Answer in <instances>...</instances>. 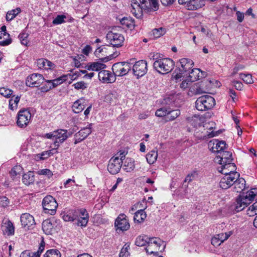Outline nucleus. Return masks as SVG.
<instances>
[{"label":"nucleus","instance_id":"obj_1","mask_svg":"<svg viewBox=\"0 0 257 257\" xmlns=\"http://www.w3.org/2000/svg\"><path fill=\"white\" fill-rule=\"evenodd\" d=\"M151 59L154 60V69L158 73L166 74L172 71L174 66V61L167 58H162L158 53H153Z\"/></svg>","mask_w":257,"mask_h":257},{"label":"nucleus","instance_id":"obj_2","mask_svg":"<svg viewBox=\"0 0 257 257\" xmlns=\"http://www.w3.org/2000/svg\"><path fill=\"white\" fill-rule=\"evenodd\" d=\"M162 241L156 237L148 238L146 235H140L137 237L135 243L137 246H143L147 244L146 248V252L148 254H153L155 252L152 249L160 250L161 243Z\"/></svg>","mask_w":257,"mask_h":257},{"label":"nucleus","instance_id":"obj_3","mask_svg":"<svg viewBox=\"0 0 257 257\" xmlns=\"http://www.w3.org/2000/svg\"><path fill=\"white\" fill-rule=\"evenodd\" d=\"M257 196V188H252L246 193H243L236 200L234 210L236 212L242 210L254 200Z\"/></svg>","mask_w":257,"mask_h":257},{"label":"nucleus","instance_id":"obj_4","mask_svg":"<svg viewBox=\"0 0 257 257\" xmlns=\"http://www.w3.org/2000/svg\"><path fill=\"white\" fill-rule=\"evenodd\" d=\"M177 65L178 67L175 69L172 74V76L176 80L181 78L183 75H187L193 67L194 62L191 59L184 58L179 60Z\"/></svg>","mask_w":257,"mask_h":257},{"label":"nucleus","instance_id":"obj_5","mask_svg":"<svg viewBox=\"0 0 257 257\" xmlns=\"http://www.w3.org/2000/svg\"><path fill=\"white\" fill-rule=\"evenodd\" d=\"M66 130L58 129L45 135L44 137L49 139L55 140L53 145L56 148H58L60 144L63 143L70 136Z\"/></svg>","mask_w":257,"mask_h":257},{"label":"nucleus","instance_id":"obj_6","mask_svg":"<svg viewBox=\"0 0 257 257\" xmlns=\"http://www.w3.org/2000/svg\"><path fill=\"white\" fill-rule=\"evenodd\" d=\"M219 172L224 176L221 179L219 182L220 187L223 189H227L232 186L234 183L235 180L240 176L238 173H230L225 170H219Z\"/></svg>","mask_w":257,"mask_h":257},{"label":"nucleus","instance_id":"obj_7","mask_svg":"<svg viewBox=\"0 0 257 257\" xmlns=\"http://www.w3.org/2000/svg\"><path fill=\"white\" fill-rule=\"evenodd\" d=\"M132 65L133 62L131 59L126 62H119L114 64L112 66V70L115 77L126 75L131 70Z\"/></svg>","mask_w":257,"mask_h":257},{"label":"nucleus","instance_id":"obj_8","mask_svg":"<svg viewBox=\"0 0 257 257\" xmlns=\"http://www.w3.org/2000/svg\"><path fill=\"white\" fill-rule=\"evenodd\" d=\"M112 47L108 45H102L99 47L94 52L95 55L101 61L105 62L118 56L117 53L110 54Z\"/></svg>","mask_w":257,"mask_h":257},{"label":"nucleus","instance_id":"obj_9","mask_svg":"<svg viewBox=\"0 0 257 257\" xmlns=\"http://www.w3.org/2000/svg\"><path fill=\"white\" fill-rule=\"evenodd\" d=\"M215 104L214 98L210 95L199 97L195 102V106L199 111H205L212 108Z\"/></svg>","mask_w":257,"mask_h":257},{"label":"nucleus","instance_id":"obj_10","mask_svg":"<svg viewBox=\"0 0 257 257\" xmlns=\"http://www.w3.org/2000/svg\"><path fill=\"white\" fill-rule=\"evenodd\" d=\"M42 205L45 213L54 215L56 212L58 203L52 196H46L43 200Z\"/></svg>","mask_w":257,"mask_h":257},{"label":"nucleus","instance_id":"obj_11","mask_svg":"<svg viewBox=\"0 0 257 257\" xmlns=\"http://www.w3.org/2000/svg\"><path fill=\"white\" fill-rule=\"evenodd\" d=\"M131 61L133 62L132 68L135 76L139 78L146 74L148 71L147 63L146 60H142L136 62L135 60L133 59H131Z\"/></svg>","mask_w":257,"mask_h":257},{"label":"nucleus","instance_id":"obj_12","mask_svg":"<svg viewBox=\"0 0 257 257\" xmlns=\"http://www.w3.org/2000/svg\"><path fill=\"white\" fill-rule=\"evenodd\" d=\"M106 38L112 47H119L122 45L124 38L120 33H115L113 31L108 32Z\"/></svg>","mask_w":257,"mask_h":257},{"label":"nucleus","instance_id":"obj_13","mask_svg":"<svg viewBox=\"0 0 257 257\" xmlns=\"http://www.w3.org/2000/svg\"><path fill=\"white\" fill-rule=\"evenodd\" d=\"M31 113L26 109L20 110L17 114V125L20 127H25L31 119Z\"/></svg>","mask_w":257,"mask_h":257},{"label":"nucleus","instance_id":"obj_14","mask_svg":"<svg viewBox=\"0 0 257 257\" xmlns=\"http://www.w3.org/2000/svg\"><path fill=\"white\" fill-rule=\"evenodd\" d=\"M45 81V78L42 74L33 73L27 78L26 84L30 87H37L40 86Z\"/></svg>","mask_w":257,"mask_h":257},{"label":"nucleus","instance_id":"obj_15","mask_svg":"<svg viewBox=\"0 0 257 257\" xmlns=\"http://www.w3.org/2000/svg\"><path fill=\"white\" fill-rule=\"evenodd\" d=\"M122 164V162L119 159V157L113 156L109 161L107 170L110 174H116L120 171Z\"/></svg>","mask_w":257,"mask_h":257},{"label":"nucleus","instance_id":"obj_16","mask_svg":"<svg viewBox=\"0 0 257 257\" xmlns=\"http://www.w3.org/2000/svg\"><path fill=\"white\" fill-rule=\"evenodd\" d=\"M92 123L82 128L74 136V143L77 144L86 139L91 133Z\"/></svg>","mask_w":257,"mask_h":257},{"label":"nucleus","instance_id":"obj_17","mask_svg":"<svg viewBox=\"0 0 257 257\" xmlns=\"http://www.w3.org/2000/svg\"><path fill=\"white\" fill-rule=\"evenodd\" d=\"M116 230L125 231L130 228V225L126 216L124 214H120L116 219L114 223Z\"/></svg>","mask_w":257,"mask_h":257},{"label":"nucleus","instance_id":"obj_18","mask_svg":"<svg viewBox=\"0 0 257 257\" xmlns=\"http://www.w3.org/2000/svg\"><path fill=\"white\" fill-rule=\"evenodd\" d=\"M80 213L77 214V219L75 221V223L79 226L85 227L88 223L89 215L88 214L85 209H77Z\"/></svg>","mask_w":257,"mask_h":257},{"label":"nucleus","instance_id":"obj_19","mask_svg":"<svg viewBox=\"0 0 257 257\" xmlns=\"http://www.w3.org/2000/svg\"><path fill=\"white\" fill-rule=\"evenodd\" d=\"M209 147L214 153H220L226 148V143L224 141L213 140L209 143Z\"/></svg>","mask_w":257,"mask_h":257},{"label":"nucleus","instance_id":"obj_20","mask_svg":"<svg viewBox=\"0 0 257 257\" xmlns=\"http://www.w3.org/2000/svg\"><path fill=\"white\" fill-rule=\"evenodd\" d=\"M98 78L103 83H112L115 81V76L111 72L102 70L98 73Z\"/></svg>","mask_w":257,"mask_h":257},{"label":"nucleus","instance_id":"obj_21","mask_svg":"<svg viewBox=\"0 0 257 257\" xmlns=\"http://www.w3.org/2000/svg\"><path fill=\"white\" fill-rule=\"evenodd\" d=\"M36 64L38 68L41 70H53L56 67L55 64L44 58L38 59Z\"/></svg>","mask_w":257,"mask_h":257},{"label":"nucleus","instance_id":"obj_22","mask_svg":"<svg viewBox=\"0 0 257 257\" xmlns=\"http://www.w3.org/2000/svg\"><path fill=\"white\" fill-rule=\"evenodd\" d=\"M232 161V153L228 151H224L220 153V155L215 158V162L219 164H224L226 163H230Z\"/></svg>","mask_w":257,"mask_h":257},{"label":"nucleus","instance_id":"obj_23","mask_svg":"<svg viewBox=\"0 0 257 257\" xmlns=\"http://www.w3.org/2000/svg\"><path fill=\"white\" fill-rule=\"evenodd\" d=\"M21 222L22 225L29 229L35 224L34 217L29 213H25L21 216Z\"/></svg>","mask_w":257,"mask_h":257},{"label":"nucleus","instance_id":"obj_24","mask_svg":"<svg viewBox=\"0 0 257 257\" xmlns=\"http://www.w3.org/2000/svg\"><path fill=\"white\" fill-rule=\"evenodd\" d=\"M1 227L4 235L9 236L14 234L15 227L10 220H3Z\"/></svg>","mask_w":257,"mask_h":257},{"label":"nucleus","instance_id":"obj_25","mask_svg":"<svg viewBox=\"0 0 257 257\" xmlns=\"http://www.w3.org/2000/svg\"><path fill=\"white\" fill-rule=\"evenodd\" d=\"M56 222L54 219H47L42 223V229L47 234H51L55 231Z\"/></svg>","mask_w":257,"mask_h":257},{"label":"nucleus","instance_id":"obj_26","mask_svg":"<svg viewBox=\"0 0 257 257\" xmlns=\"http://www.w3.org/2000/svg\"><path fill=\"white\" fill-rule=\"evenodd\" d=\"M144 6L141 7L137 0H132L131 12L137 18H140L142 16V10Z\"/></svg>","mask_w":257,"mask_h":257},{"label":"nucleus","instance_id":"obj_27","mask_svg":"<svg viewBox=\"0 0 257 257\" xmlns=\"http://www.w3.org/2000/svg\"><path fill=\"white\" fill-rule=\"evenodd\" d=\"M234 180V183L232 185L233 191L237 193H240L245 188V181L243 178L239 177L238 178V179Z\"/></svg>","mask_w":257,"mask_h":257},{"label":"nucleus","instance_id":"obj_28","mask_svg":"<svg viewBox=\"0 0 257 257\" xmlns=\"http://www.w3.org/2000/svg\"><path fill=\"white\" fill-rule=\"evenodd\" d=\"M159 4L158 0H149V5H145L143 9L147 13L155 12L159 9Z\"/></svg>","mask_w":257,"mask_h":257},{"label":"nucleus","instance_id":"obj_29","mask_svg":"<svg viewBox=\"0 0 257 257\" xmlns=\"http://www.w3.org/2000/svg\"><path fill=\"white\" fill-rule=\"evenodd\" d=\"M85 100L83 98H81L75 101L72 105L73 111L75 113L81 112L85 108Z\"/></svg>","mask_w":257,"mask_h":257},{"label":"nucleus","instance_id":"obj_30","mask_svg":"<svg viewBox=\"0 0 257 257\" xmlns=\"http://www.w3.org/2000/svg\"><path fill=\"white\" fill-rule=\"evenodd\" d=\"M121 25L123 27V28H128L132 30L135 27L134 20L131 17H124L120 20Z\"/></svg>","mask_w":257,"mask_h":257},{"label":"nucleus","instance_id":"obj_31","mask_svg":"<svg viewBox=\"0 0 257 257\" xmlns=\"http://www.w3.org/2000/svg\"><path fill=\"white\" fill-rule=\"evenodd\" d=\"M135 168V161L133 159L127 158L124 160L122 166V168L124 171L126 172H131Z\"/></svg>","mask_w":257,"mask_h":257},{"label":"nucleus","instance_id":"obj_32","mask_svg":"<svg viewBox=\"0 0 257 257\" xmlns=\"http://www.w3.org/2000/svg\"><path fill=\"white\" fill-rule=\"evenodd\" d=\"M79 213L77 210H70L63 215V219L65 221H75Z\"/></svg>","mask_w":257,"mask_h":257},{"label":"nucleus","instance_id":"obj_33","mask_svg":"<svg viewBox=\"0 0 257 257\" xmlns=\"http://www.w3.org/2000/svg\"><path fill=\"white\" fill-rule=\"evenodd\" d=\"M106 67V65L100 62H92L88 63L85 67V68L89 70L98 71Z\"/></svg>","mask_w":257,"mask_h":257},{"label":"nucleus","instance_id":"obj_34","mask_svg":"<svg viewBox=\"0 0 257 257\" xmlns=\"http://www.w3.org/2000/svg\"><path fill=\"white\" fill-rule=\"evenodd\" d=\"M200 70L197 68L191 69V70L188 72L187 75H188V78L190 82L195 81L199 79L200 77Z\"/></svg>","mask_w":257,"mask_h":257},{"label":"nucleus","instance_id":"obj_35","mask_svg":"<svg viewBox=\"0 0 257 257\" xmlns=\"http://www.w3.org/2000/svg\"><path fill=\"white\" fill-rule=\"evenodd\" d=\"M12 42L10 34L0 32V46H6L9 45Z\"/></svg>","mask_w":257,"mask_h":257},{"label":"nucleus","instance_id":"obj_36","mask_svg":"<svg viewBox=\"0 0 257 257\" xmlns=\"http://www.w3.org/2000/svg\"><path fill=\"white\" fill-rule=\"evenodd\" d=\"M166 121H173L180 115V111L178 109H172L169 107Z\"/></svg>","mask_w":257,"mask_h":257},{"label":"nucleus","instance_id":"obj_37","mask_svg":"<svg viewBox=\"0 0 257 257\" xmlns=\"http://www.w3.org/2000/svg\"><path fill=\"white\" fill-rule=\"evenodd\" d=\"M67 75H64L54 80H46L45 82L51 83L52 87L54 88L65 82L67 80Z\"/></svg>","mask_w":257,"mask_h":257},{"label":"nucleus","instance_id":"obj_38","mask_svg":"<svg viewBox=\"0 0 257 257\" xmlns=\"http://www.w3.org/2000/svg\"><path fill=\"white\" fill-rule=\"evenodd\" d=\"M147 217V214L144 209L137 211L134 215V220L135 222L142 223L144 222Z\"/></svg>","mask_w":257,"mask_h":257},{"label":"nucleus","instance_id":"obj_39","mask_svg":"<svg viewBox=\"0 0 257 257\" xmlns=\"http://www.w3.org/2000/svg\"><path fill=\"white\" fill-rule=\"evenodd\" d=\"M220 166L218 167L217 168L218 171L219 170H225L228 172H230V173H228V174H230L231 173H235L234 171L236 169V166L234 163L231 162L230 163H226L224 164H220Z\"/></svg>","mask_w":257,"mask_h":257},{"label":"nucleus","instance_id":"obj_40","mask_svg":"<svg viewBox=\"0 0 257 257\" xmlns=\"http://www.w3.org/2000/svg\"><path fill=\"white\" fill-rule=\"evenodd\" d=\"M20 100V96L17 95L12 96L9 100V107L12 110H16L18 108V103Z\"/></svg>","mask_w":257,"mask_h":257},{"label":"nucleus","instance_id":"obj_41","mask_svg":"<svg viewBox=\"0 0 257 257\" xmlns=\"http://www.w3.org/2000/svg\"><path fill=\"white\" fill-rule=\"evenodd\" d=\"M22 180L23 182L27 185L32 184L35 181V177L33 172H29L25 174L23 176Z\"/></svg>","mask_w":257,"mask_h":257},{"label":"nucleus","instance_id":"obj_42","mask_svg":"<svg viewBox=\"0 0 257 257\" xmlns=\"http://www.w3.org/2000/svg\"><path fill=\"white\" fill-rule=\"evenodd\" d=\"M158 152L156 150H152L149 152L146 156L148 163L150 164H154L157 160Z\"/></svg>","mask_w":257,"mask_h":257},{"label":"nucleus","instance_id":"obj_43","mask_svg":"<svg viewBox=\"0 0 257 257\" xmlns=\"http://www.w3.org/2000/svg\"><path fill=\"white\" fill-rule=\"evenodd\" d=\"M21 12L20 8H17L16 9L9 11L7 12L6 19L8 22L11 21L13 20Z\"/></svg>","mask_w":257,"mask_h":257},{"label":"nucleus","instance_id":"obj_44","mask_svg":"<svg viewBox=\"0 0 257 257\" xmlns=\"http://www.w3.org/2000/svg\"><path fill=\"white\" fill-rule=\"evenodd\" d=\"M169 107H163L157 109L155 112V115L158 117H165L166 120Z\"/></svg>","mask_w":257,"mask_h":257},{"label":"nucleus","instance_id":"obj_45","mask_svg":"<svg viewBox=\"0 0 257 257\" xmlns=\"http://www.w3.org/2000/svg\"><path fill=\"white\" fill-rule=\"evenodd\" d=\"M60 252L56 249H52L47 251L44 257H61Z\"/></svg>","mask_w":257,"mask_h":257},{"label":"nucleus","instance_id":"obj_46","mask_svg":"<svg viewBox=\"0 0 257 257\" xmlns=\"http://www.w3.org/2000/svg\"><path fill=\"white\" fill-rule=\"evenodd\" d=\"M166 33V30L163 28H160L158 29H154L152 31V35L154 38H158L161 36L164 35Z\"/></svg>","mask_w":257,"mask_h":257},{"label":"nucleus","instance_id":"obj_47","mask_svg":"<svg viewBox=\"0 0 257 257\" xmlns=\"http://www.w3.org/2000/svg\"><path fill=\"white\" fill-rule=\"evenodd\" d=\"M29 34L25 32H22L19 35V40L22 45L27 46L29 43Z\"/></svg>","mask_w":257,"mask_h":257},{"label":"nucleus","instance_id":"obj_48","mask_svg":"<svg viewBox=\"0 0 257 257\" xmlns=\"http://www.w3.org/2000/svg\"><path fill=\"white\" fill-rule=\"evenodd\" d=\"M66 16L64 15H58L53 20L52 23L54 25H60L66 22Z\"/></svg>","mask_w":257,"mask_h":257},{"label":"nucleus","instance_id":"obj_49","mask_svg":"<svg viewBox=\"0 0 257 257\" xmlns=\"http://www.w3.org/2000/svg\"><path fill=\"white\" fill-rule=\"evenodd\" d=\"M239 78L247 84H251L253 82L252 76L250 74L240 73L239 74Z\"/></svg>","mask_w":257,"mask_h":257},{"label":"nucleus","instance_id":"obj_50","mask_svg":"<svg viewBox=\"0 0 257 257\" xmlns=\"http://www.w3.org/2000/svg\"><path fill=\"white\" fill-rule=\"evenodd\" d=\"M247 214L249 216L257 215V201L248 208L247 210Z\"/></svg>","mask_w":257,"mask_h":257},{"label":"nucleus","instance_id":"obj_51","mask_svg":"<svg viewBox=\"0 0 257 257\" xmlns=\"http://www.w3.org/2000/svg\"><path fill=\"white\" fill-rule=\"evenodd\" d=\"M232 234V231H230L227 232L221 233L217 234L216 236L217 238L222 243L225 240H227L229 237Z\"/></svg>","mask_w":257,"mask_h":257},{"label":"nucleus","instance_id":"obj_52","mask_svg":"<svg viewBox=\"0 0 257 257\" xmlns=\"http://www.w3.org/2000/svg\"><path fill=\"white\" fill-rule=\"evenodd\" d=\"M13 92L11 89L6 87L0 88V94L5 97H10L13 94Z\"/></svg>","mask_w":257,"mask_h":257},{"label":"nucleus","instance_id":"obj_53","mask_svg":"<svg viewBox=\"0 0 257 257\" xmlns=\"http://www.w3.org/2000/svg\"><path fill=\"white\" fill-rule=\"evenodd\" d=\"M22 171V168L20 166H15L10 172L11 176L13 177L17 176Z\"/></svg>","mask_w":257,"mask_h":257},{"label":"nucleus","instance_id":"obj_54","mask_svg":"<svg viewBox=\"0 0 257 257\" xmlns=\"http://www.w3.org/2000/svg\"><path fill=\"white\" fill-rule=\"evenodd\" d=\"M129 249L130 245L125 244L120 250L119 257H128L130 255Z\"/></svg>","mask_w":257,"mask_h":257},{"label":"nucleus","instance_id":"obj_55","mask_svg":"<svg viewBox=\"0 0 257 257\" xmlns=\"http://www.w3.org/2000/svg\"><path fill=\"white\" fill-rule=\"evenodd\" d=\"M72 86H74V87L77 90H84L87 87V83H85L84 81H82L77 82L73 84Z\"/></svg>","mask_w":257,"mask_h":257},{"label":"nucleus","instance_id":"obj_56","mask_svg":"<svg viewBox=\"0 0 257 257\" xmlns=\"http://www.w3.org/2000/svg\"><path fill=\"white\" fill-rule=\"evenodd\" d=\"M38 174L47 176L49 178H50L53 175L52 171L48 169H44L39 170L38 171Z\"/></svg>","mask_w":257,"mask_h":257},{"label":"nucleus","instance_id":"obj_57","mask_svg":"<svg viewBox=\"0 0 257 257\" xmlns=\"http://www.w3.org/2000/svg\"><path fill=\"white\" fill-rule=\"evenodd\" d=\"M45 249V243L43 241H42L40 244L39 249L36 252H33L38 257H40L42 252L44 251Z\"/></svg>","mask_w":257,"mask_h":257},{"label":"nucleus","instance_id":"obj_58","mask_svg":"<svg viewBox=\"0 0 257 257\" xmlns=\"http://www.w3.org/2000/svg\"><path fill=\"white\" fill-rule=\"evenodd\" d=\"M75 184V181L73 179H68L64 183V187L68 188Z\"/></svg>","mask_w":257,"mask_h":257},{"label":"nucleus","instance_id":"obj_59","mask_svg":"<svg viewBox=\"0 0 257 257\" xmlns=\"http://www.w3.org/2000/svg\"><path fill=\"white\" fill-rule=\"evenodd\" d=\"M53 87L51 85V83L46 82V84L44 85L40 88V90L43 92H46L52 89Z\"/></svg>","mask_w":257,"mask_h":257},{"label":"nucleus","instance_id":"obj_60","mask_svg":"<svg viewBox=\"0 0 257 257\" xmlns=\"http://www.w3.org/2000/svg\"><path fill=\"white\" fill-rule=\"evenodd\" d=\"M20 257H38L33 252H30L29 251L25 250L21 253Z\"/></svg>","mask_w":257,"mask_h":257},{"label":"nucleus","instance_id":"obj_61","mask_svg":"<svg viewBox=\"0 0 257 257\" xmlns=\"http://www.w3.org/2000/svg\"><path fill=\"white\" fill-rule=\"evenodd\" d=\"M244 68V66L241 64H238L236 65L233 69L231 75L232 76H234L235 74H236L237 72L240 70L243 69Z\"/></svg>","mask_w":257,"mask_h":257},{"label":"nucleus","instance_id":"obj_62","mask_svg":"<svg viewBox=\"0 0 257 257\" xmlns=\"http://www.w3.org/2000/svg\"><path fill=\"white\" fill-rule=\"evenodd\" d=\"M191 82L189 79H187L186 80H184L182 81V82L180 84V87L183 89H185L190 86Z\"/></svg>","mask_w":257,"mask_h":257},{"label":"nucleus","instance_id":"obj_63","mask_svg":"<svg viewBox=\"0 0 257 257\" xmlns=\"http://www.w3.org/2000/svg\"><path fill=\"white\" fill-rule=\"evenodd\" d=\"M211 243L214 246H218L221 244V242L215 235L212 238Z\"/></svg>","mask_w":257,"mask_h":257},{"label":"nucleus","instance_id":"obj_64","mask_svg":"<svg viewBox=\"0 0 257 257\" xmlns=\"http://www.w3.org/2000/svg\"><path fill=\"white\" fill-rule=\"evenodd\" d=\"M232 83H233L235 89L238 90H241L242 89L243 87V84L241 82L236 80H233Z\"/></svg>","mask_w":257,"mask_h":257}]
</instances>
